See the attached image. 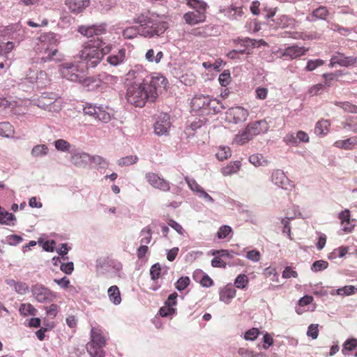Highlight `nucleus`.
Wrapping results in <instances>:
<instances>
[{
	"label": "nucleus",
	"mask_w": 357,
	"mask_h": 357,
	"mask_svg": "<svg viewBox=\"0 0 357 357\" xmlns=\"http://www.w3.org/2000/svg\"><path fill=\"white\" fill-rule=\"evenodd\" d=\"M171 126L170 116L167 113H160L153 124L154 133L158 136L167 135Z\"/></svg>",
	"instance_id": "nucleus-12"
},
{
	"label": "nucleus",
	"mask_w": 357,
	"mask_h": 357,
	"mask_svg": "<svg viewBox=\"0 0 357 357\" xmlns=\"http://www.w3.org/2000/svg\"><path fill=\"white\" fill-rule=\"evenodd\" d=\"M138 161V158L136 155H128L123 158H120L117 164L119 166H129L132 164L136 163Z\"/></svg>",
	"instance_id": "nucleus-50"
},
{
	"label": "nucleus",
	"mask_w": 357,
	"mask_h": 357,
	"mask_svg": "<svg viewBox=\"0 0 357 357\" xmlns=\"http://www.w3.org/2000/svg\"><path fill=\"white\" fill-rule=\"evenodd\" d=\"M233 43L236 45H240L241 47H243V49L236 50L238 54H250V52L246 51V49L248 47H255L257 46V45L258 43H259V45L261 44V43L266 44V42L264 41L263 40H260L257 41L255 39H252L248 37H245V38L238 37L233 40Z\"/></svg>",
	"instance_id": "nucleus-18"
},
{
	"label": "nucleus",
	"mask_w": 357,
	"mask_h": 357,
	"mask_svg": "<svg viewBox=\"0 0 357 357\" xmlns=\"http://www.w3.org/2000/svg\"><path fill=\"white\" fill-rule=\"evenodd\" d=\"M22 241H23V238L21 236L15 235V234L7 236L6 237L5 240L1 241V242L3 243H7V244H8L10 245H13V246L17 245Z\"/></svg>",
	"instance_id": "nucleus-52"
},
{
	"label": "nucleus",
	"mask_w": 357,
	"mask_h": 357,
	"mask_svg": "<svg viewBox=\"0 0 357 357\" xmlns=\"http://www.w3.org/2000/svg\"><path fill=\"white\" fill-rule=\"evenodd\" d=\"M66 5L71 13L78 14L89 5V0H66Z\"/></svg>",
	"instance_id": "nucleus-24"
},
{
	"label": "nucleus",
	"mask_w": 357,
	"mask_h": 357,
	"mask_svg": "<svg viewBox=\"0 0 357 357\" xmlns=\"http://www.w3.org/2000/svg\"><path fill=\"white\" fill-rule=\"evenodd\" d=\"M109 53L110 54L107 57L106 61L110 66H118L124 63L126 61V50L125 48L113 50V46L112 45V51Z\"/></svg>",
	"instance_id": "nucleus-19"
},
{
	"label": "nucleus",
	"mask_w": 357,
	"mask_h": 357,
	"mask_svg": "<svg viewBox=\"0 0 357 357\" xmlns=\"http://www.w3.org/2000/svg\"><path fill=\"white\" fill-rule=\"evenodd\" d=\"M269 129L266 120L255 121L249 123L247 126L235 136L234 142L238 145H243L250 141L255 136L265 133Z\"/></svg>",
	"instance_id": "nucleus-5"
},
{
	"label": "nucleus",
	"mask_w": 357,
	"mask_h": 357,
	"mask_svg": "<svg viewBox=\"0 0 357 357\" xmlns=\"http://www.w3.org/2000/svg\"><path fill=\"white\" fill-rule=\"evenodd\" d=\"M260 334V331L257 328H252L247 331L244 334V338L246 340L253 341Z\"/></svg>",
	"instance_id": "nucleus-61"
},
{
	"label": "nucleus",
	"mask_w": 357,
	"mask_h": 357,
	"mask_svg": "<svg viewBox=\"0 0 357 357\" xmlns=\"http://www.w3.org/2000/svg\"><path fill=\"white\" fill-rule=\"evenodd\" d=\"M209 96L203 95H196L191 101L192 107L195 110L201 111L202 113L206 112L208 108V102H210Z\"/></svg>",
	"instance_id": "nucleus-22"
},
{
	"label": "nucleus",
	"mask_w": 357,
	"mask_h": 357,
	"mask_svg": "<svg viewBox=\"0 0 357 357\" xmlns=\"http://www.w3.org/2000/svg\"><path fill=\"white\" fill-rule=\"evenodd\" d=\"M248 283V278L247 275L244 274L238 275L234 281V284L236 288L243 289H244Z\"/></svg>",
	"instance_id": "nucleus-54"
},
{
	"label": "nucleus",
	"mask_w": 357,
	"mask_h": 357,
	"mask_svg": "<svg viewBox=\"0 0 357 357\" xmlns=\"http://www.w3.org/2000/svg\"><path fill=\"white\" fill-rule=\"evenodd\" d=\"M186 4L195 12H200L202 14H206L208 8L207 3L203 0H186Z\"/></svg>",
	"instance_id": "nucleus-29"
},
{
	"label": "nucleus",
	"mask_w": 357,
	"mask_h": 357,
	"mask_svg": "<svg viewBox=\"0 0 357 357\" xmlns=\"http://www.w3.org/2000/svg\"><path fill=\"white\" fill-rule=\"evenodd\" d=\"M229 156H231V151L229 147H223L216 153L218 160L220 161L227 159Z\"/></svg>",
	"instance_id": "nucleus-63"
},
{
	"label": "nucleus",
	"mask_w": 357,
	"mask_h": 357,
	"mask_svg": "<svg viewBox=\"0 0 357 357\" xmlns=\"http://www.w3.org/2000/svg\"><path fill=\"white\" fill-rule=\"evenodd\" d=\"M307 51L308 48L294 45L286 47L284 50L282 56H289L290 59H294L305 54Z\"/></svg>",
	"instance_id": "nucleus-26"
},
{
	"label": "nucleus",
	"mask_w": 357,
	"mask_h": 357,
	"mask_svg": "<svg viewBox=\"0 0 357 357\" xmlns=\"http://www.w3.org/2000/svg\"><path fill=\"white\" fill-rule=\"evenodd\" d=\"M112 51V45L97 38L90 40L84 44L79 53L80 61L86 64V68L96 67L104 55Z\"/></svg>",
	"instance_id": "nucleus-2"
},
{
	"label": "nucleus",
	"mask_w": 357,
	"mask_h": 357,
	"mask_svg": "<svg viewBox=\"0 0 357 357\" xmlns=\"http://www.w3.org/2000/svg\"><path fill=\"white\" fill-rule=\"evenodd\" d=\"M155 52L154 51L153 49H150L149 50L146 54H145V58L146 59L149 61V62H155V63H158L160 62L161 59H162L163 57V52L162 51H159L156 53V54L155 55Z\"/></svg>",
	"instance_id": "nucleus-39"
},
{
	"label": "nucleus",
	"mask_w": 357,
	"mask_h": 357,
	"mask_svg": "<svg viewBox=\"0 0 357 357\" xmlns=\"http://www.w3.org/2000/svg\"><path fill=\"white\" fill-rule=\"evenodd\" d=\"M249 116L248 109L241 106L229 108L225 112V121L234 124L245 122Z\"/></svg>",
	"instance_id": "nucleus-11"
},
{
	"label": "nucleus",
	"mask_w": 357,
	"mask_h": 357,
	"mask_svg": "<svg viewBox=\"0 0 357 357\" xmlns=\"http://www.w3.org/2000/svg\"><path fill=\"white\" fill-rule=\"evenodd\" d=\"M319 325L312 324L308 326L307 331V335L308 337H311L313 340H315L317 338L319 335Z\"/></svg>",
	"instance_id": "nucleus-64"
},
{
	"label": "nucleus",
	"mask_w": 357,
	"mask_h": 357,
	"mask_svg": "<svg viewBox=\"0 0 357 357\" xmlns=\"http://www.w3.org/2000/svg\"><path fill=\"white\" fill-rule=\"evenodd\" d=\"M162 268L159 263H155L150 268L151 279L153 281L158 280L162 273Z\"/></svg>",
	"instance_id": "nucleus-48"
},
{
	"label": "nucleus",
	"mask_w": 357,
	"mask_h": 357,
	"mask_svg": "<svg viewBox=\"0 0 357 357\" xmlns=\"http://www.w3.org/2000/svg\"><path fill=\"white\" fill-rule=\"evenodd\" d=\"M357 144L356 139L348 138L344 140H338L334 143V146L345 150L352 149L354 145Z\"/></svg>",
	"instance_id": "nucleus-40"
},
{
	"label": "nucleus",
	"mask_w": 357,
	"mask_h": 357,
	"mask_svg": "<svg viewBox=\"0 0 357 357\" xmlns=\"http://www.w3.org/2000/svg\"><path fill=\"white\" fill-rule=\"evenodd\" d=\"M329 15V11L327 7L320 6L314 9L310 16L307 18L309 21H315L317 20H326V17Z\"/></svg>",
	"instance_id": "nucleus-27"
},
{
	"label": "nucleus",
	"mask_w": 357,
	"mask_h": 357,
	"mask_svg": "<svg viewBox=\"0 0 357 357\" xmlns=\"http://www.w3.org/2000/svg\"><path fill=\"white\" fill-rule=\"evenodd\" d=\"M105 75H98V76L84 77L82 79V84L86 87L88 91H93L101 86Z\"/></svg>",
	"instance_id": "nucleus-23"
},
{
	"label": "nucleus",
	"mask_w": 357,
	"mask_h": 357,
	"mask_svg": "<svg viewBox=\"0 0 357 357\" xmlns=\"http://www.w3.org/2000/svg\"><path fill=\"white\" fill-rule=\"evenodd\" d=\"M220 84L222 86H227L231 82V75L229 70H224L218 78Z\"/></svg>",
	"instance_id": "nucleus-59"
},
{
	"label": "nucleus",
	"mask_w": 357,
	"mask_h": 357,
	"mask_svg": "<svg viewBox=\"0 0 357 357\" xmlns=\"http://www.w3.org/2000/svg\"><path fill=\"white\" fill-rule=\"evenodd\" d=\"M139 24L137 26H132L130 27H128L123 31V36L125 38L128 39H132L137 36V35H139Z\"/></svg>",
	"instance_id": "nucleus-49"
},
{
	"label": "nucleus",
	"mask_w": 357,
	"mask_h": 357,
	"mask_svg": "<svg viewBox=\"0 0 357 357\" xmlns=\"http://www.w3.org/2000/svg\"><path fill=\"white\" fill-rule=\"evenodd\" d=\"M42 45L40 54L34 59L36 63H44L53 61L57 53V49L52 46L57 41L56 35L54 33H48L41 36Z\"/></svg>",
	"instance_id": "nucleus-6"
},
{
	"label": "nucleus",
	"mask_w": 357,
	"mask_h": 357,
	"mask_svg": "<svg viewBox=\"0 0 357 357\" xmlns=\"http://www.w3.org/2000/svg\"><path fill=\"white\" fill-rule=\"evenodd\" d=\"M145 178L147 182L154 188L164 192H167L170 190L169 182L153 172L146 174Z\"/></svg>",
	"instance_id": "nucleus-15"
},
{
	"label": "nucleus",
	"mask_w": 357,
	"mask_h": 357,
	"mask_svg": "<svg viewBox=\"0 0 357 357\" xmlns=\"http://www.w3.org/2000/svg\"><path fill=\"white\" fill-rule=\"evenodd\" d=\"M96 268L102 269L107 272L112 271L115 276H122L123 264L116 259L109 257H101L96 260Z\"/></svg>",
	"instance_id": "nucleus-9"
},
{
	"label": "nucleus",
	"mask_w": 357,
	"mask_h": 357,
	"mask_svg": "<svg viewBox=\"0 0 357 357\" xmlns=\"http://www.w3.org/2000/svg\"><path fill=\"white\" fill-rule=\"evenodd\" d=\"M231 233H232V228L227 225L221 226L218 232L217 237L219 239H223L227 238Z\"/></svg>",
	"instance_id": "nucleus-55"
},
{
	"label": "nucleus",
	"mask_w": 357,
	"mask_h": 357,
	"mask_svg": "<svg viewBox=\"0 0 357 357\" xmlns=\"http://www.w3.org/2000/svg\"><path fill=\"white\" fill-rule=\"evenodd\" d=\"M126 79L142 81V84L146 86L149 93L151 102H154L158 97V89L159 88H165L167 83V79L162 75L159 74L155 75H149L147 71L141 66H136L133 69L129 70L126 74Z\"/></svg>",
	"instance_id": "nucleus-3"
},
{
	"label": "nucleus",
	"mask_w": 357,
	"mask_h": 357,
	"mask_svg": "<svg viewBox=\"0 0 357 357\" xmlns=\"http://www.w3.org/2000/svg\"><path fill=\"white\" fill-rule=\"evenodd\" d=\"M15 216L8 211H6L4 208H1L0 209V224L6 225H11L10 223V221L15 220Z\"/></svg>",
	"instance_id": "nucleus-43"
},
{
	"label": "nucleus",
	"mask_w": 357,
	"mask_h": 357,
	"mask_svg": "<svg viewBox=\"0 0 357 357\" xmlns=\"http://www.w3.org/2000/svg\"><path fill=\"white\" fill-rule=\"evenodd\" d=\"M330 126L328 120H320L315 125L314 133L319 136H324L328 133Z\"/></svg>",
	"instance_id": "nucleus-34"
},
{
	"label": "nucleus",
	"mask_w": 357,
	"mask_h": 357,
	"mask_svg": "<svg viewBox=\"0 0 357 357\" xmlns=\"http://www.w3.org/2000/svg\"><path fill=\"white\" fill-rule=\"evenodd\" d=\"M328 266V263L324 260L315 261L311 266V270L313 272H319L325 270Z\"/></svg>",
	"instance_id": "nucleus-57"
},
{
	"label": "nucleus",
	"mask_w": 357,
	"mask_h": 357,
	"mask_svg": "<svg viewBox=\"0 0 357 357\" xmlns=\"http://www.w3.org/2000/svg\"><path fill=\"white\" fill-rule=\"evenodd\" d=\"M357 292V287L353 285H346L337 289L331 291V295H339L342 296H349L355 294Z\"/></svg>",
	"instance_id": "nucleus-31"
},
{
	"label": "nucleus",
	"mask_w": 357,
	"mask_h": 357,
	"mask_svg": "<svg viewBox=\"0 0 357 357\" xmlns=\"http://www.w3.org/2000/svg\"><path fill=\"white\" fill-rule=\"evenodd\" d=\"M176 310L173 307L166 305L162 307L159 310V314L162 317H167L176 314Z\"/></svg>",
	"instance_id": "nucleus-60"
},
{
	"label": "nucleus",
	"mask_w": 357,
	"mask_h": 357,
	"mask_svg": "<svg viewBox=\"0 0 357 357\" xmlns=\"http://www.w3.org/2000/svg\"><path fill=\"white\" fill-rule=\"evenodd\" d=\"M128 84L126 98L129 103L136 107H144L147 101L151 102V98L146 86L137 79L130 80Z\"/></svg>",
	"instance_id": "nucleus-4"
},
{
	"label": "nucleus",
	"mask_w": 357,
	"mask_h": 357,
	"mask_svg": "<svg viewBox=\"0 0 357 357\" xmlns=\"http://www.w3.org/2000/svg\"><path fill=\"white\" fill-rule=\"evenodd\" d=\"M77 71V66L72 63H64L60 66V73L63 77L68 79L70 74Z\"/></svg>",
	"instance_id": "nucleus-35"
},
{
	"label": "nucleus",
	"mask_w": 357,
	"mask_h": 357,
	"mask_svg": "<svg viewBox=\"0 0 357 357\" xmlns=\"http://www.w3.org/2000/svg\"><path fill=\"white\" fill-rule=\"evenodd\" d=\"M215 29L216 27L215 25L207 24L204 26L192 29L190 34L197 37L206 38L216 34L217 31Z\"/></svg>",
	"instance_id": "nucleus-25"
},
{
	"label": "nucleus",
	"mask_w": 357,
	"mask_h": 357,
	"mask_svg": "<svg viewBox=\"0 0 357 357\" xmlns=\"http://www.w3.org/2000/svg\"><path fill=\"white\" fill-rule=\"evenodd\" d=\"M49 148L46 144H38L32 148L31 154L33 158L44 157L48 154Z\"/></svg>",
	"instance_id": "nucleus-36"
},
{
	"label": "nucleus",
	"mask_w": 357,
	"mask_h": 357,
	"mask_svg": "<svg viewBox=\"0 0 357 357\" xmlns=\"http://www.w3.org/2000/svg\"><path fill=\"white\" fill-rule=\"evenodd\" d=\"M140 236H144L141 238V244L146 245L151 243L152 239V229L150 225L144 227L140 231Z\"/></svg>",
	"instance_id": "nucleus-44"
},
{
	"label": "nucleus",
	"mask_w": 357,
	"mask_h": 357,
	"mask_svg": "<svg viewBox=\"0 0 357 357\" xmlns=\"http://www.w3.org/2000/svg\"><path fill=\"white\" fill-rule=\"evenodd\" d=\"M357 347V339L356 338H351L348 339L345 341L343 349H342V353L344 354V350L347 351H353Z\"/></svg>",
	"instance_id": "nucleus-62"
},
{
	"label": "nucleus",
	"mask_w": 357,
	"mask_h": 357,
	"mask_svg": "<svg viewBox=\"0 0 357 357\" xmlns=\"http://www.w3.org/2000/svg\"><path fill=\"white\" fill-rule=\"evenodd\" d=\"M190 280L188 276L181 277L175 283V288L178 291H182L190 284Z\"/></svg>",
	"instance_id": "nucleus-53"
},
{
	"label": "nucleus",
	"mask_w": 357,
	"mask_h": 357,
	"mask_svg": "<svg viewBox=\"0 0 357 357\" xmlns=\"http://www.w3.org/2000/svg\"><path fill=\"white\" fill-rule=\"evenodd\" d=\"M183 19L189 25H195L206 21V14L200 12L188 11L183 15Z\"/></svg>",
	"instance_id": "nucleus-21"
},
{
	"label": "nucleus",
	"mask_w": 357,
	"mask_h": 357,
	"mask_svg": "<svg viewBox=\"0 0 357 357\" xmlns=\"http://www.w3.org/2000/svg\"><path fill=\"white\" fill-rule=\"evenodd\" d=\"M31 291L36 300L41 303L52 302L56 298V293L38 283L31 286Z\"/></svg>",
	"instance_id": "nucleus-10"
},
{
	"label": "nucleus",
	"mask_w": 357,
	"mask_h": 357,
	"mask_svg": "<svg viewBox=\"0 0 357 357\" xmlns=\"http://www.w3.org/2000/svg\"><path fill=\"white\" fill-rule=\"evenodd\" d=\"M102 105L97 106L95 104L85 102L83 105V112L85 115L90 116L100 121L107 123L111 119V116Z\"/></svg>",
	"instance_id": "nucleus-8"
},
{
	"label": "nucleus",
	"mask_w": 357,
	"mask_h": 357,
	"mask_svg": "<svg viewBox=\"0 0 357 357\" xmlns=\"http://www.w3.org/2000/svg\"><path fill=\"white\" fill-rule=\"evenodd\" d=\"M106 25L105 24H92V25H80L77 27V32L81 35L87 38L93 36H99L106 31Z\"/></svg>",
	"instance_id": "nucleus-17"
},
{
	"label": "nucleus",
	"mask_w": 357,
	"mask_h": 357,
	"mask_svg": "<svg viewBox=\"0 0 357 357\" xmlns=\"http://www.w3.org/2000/svg\"><path fill=\"white\" fill-rule=\"evenodd\" d=\"M271 181L276 186L283 189L289 190L294 187L293 182L290 181L281 169L273 170L271 173Z\"/></svg>",
	"instance_id": "nucleus-13"
},
{
	"label": "nucleus",
	"mask_w": 357,
	"mask_h": 357,
	"mask_svg": "<svg viewBox=\"0 0 357 357\" xmlns=\"http://www.w3.org/2000/svg\"><path fill=\"white\" fill-rule=\"evenodd\" d=\"M328 28L334 31H337L339 33H340L341 35L344 36H348L351 32V29L339 25L338 24L333 23V22H328Z\"/></svg>",
	"instance_id": "nucleus-46"
},
{
	"label": "nucleus",
	"mask_w": 357,
	"mask_h": 357,
	"mask_svg": "<svg viewBox=\"0 0 357 357\" xmlns=\"http://www.w3.org/2000/svg\"><path fill=\"white\" fill-rule=\"evenodd\" d=\"M54 146L57 151L70 153L75 146L70 144L68 141L59 139L54 142Z\"/></svg>",
	"instance_id": "nucleus-33"
},
{
	"label": "nucleus",
	"mask_w": 357,
	"mask_h": 357,
	"mask_svg": "<svg viewBox=\"0 0 357 357\" xmlns=\"http://www.w3.org/2000/svg\"><path fill=\"white\" fill-rule=\"evenodd\" d=\"M335 65L343 67L356 66H357V56H346L344 54L337 52V54L333 55L330 59V66L333 67Z\"/></svg>",
	"instance_id": "nucleus-16"
},
{
	"label": "nucleus",
	"mask_w": 357,
	"mask_h": 357,
	"mask_svg": "<svg viewBox=\"0 0 357 357\" xmlns=\"http://www.w3.org/2000/svg\"><path fill=\"white\" fill-rule=\"evenodd\" d=\"M19 312L24 317L28 315L35 316L36 315L37 310L30 303H22L20 306Z\"/></svg>",
	"instance_id": "nucleus-42"
},
{
	"label": "nucleus",
	"mask_w": 357,
	"mask_h": 357,
	"mask_svg": "<svg viewBox=\"0 0 357 357\" xmlns=\"http://www.w3.org/2000/svg\"><path fill=\"white\" fill-rule=\"evenodd\" d=\"M14 134L13 126L9 122L0 123V135L4 137H12Z\"/></svg>",
	"instance_id": "nucleus-41"
},
{
	"label": "nucleus",
	"mask_w": 357,
	"mask_h": 357,
	"mask_svg": "<svg viewBox=\"0 0 357 357\" xmlns=\"http://www.w3.org/2000/svg\"><path fill=\"white\" fill-rule=\"evenodd\" d=\"M132 21L139 24V36L144 38L159 37L168 29L167 22L161 20L157 14L149 10L137 14Z\"/></svg>",
	"instance_id": "nucleus-1"
},
{
	"label": "nucleus",
	"mask_w": 357,
	"mask_h": 357,
	"mask_svg": "<svg viewBox=\"0 0 357 357\" xmlns=\"http://www.w3.org/2000/svg\"><path fill=\"white\" fill-rule=\"evenodd\" d=\"M241 167V162L240 161H234L231 162L229 164H228L226 167H223L222 169V174L224 176H229L233 174L236 173Z\"/></svg>",
	"instance_id": "nucleus-38"
},
{
	"label": "nucleus",
	"mask_w": 357,
	"mask_h": 357,
	"mask_svg": "<svg viewBox=\"0 0 357 357\" xmlns=\"http://www.w3.org/2000/svg\"><path fill=\"white\" fill-rule=\"evenodd\" d=\"M324 63L325 61L321 59H310L307 62V64L305 67V70L307 72L313 71L318 67L323 66Z\"/></svg>",
	"instance_id": "nucleus-47"
},
{
	"label": "nucleus",
	"mask_w": 357,
	"mask_h": 357,
	"mask_svg": "<svg viewBox=\"0 0 357 357\" xmlns=\"http://www.w3.org/2000/svg\"><path fill=\"white\" fill-rule=\"evenodd\" d=\"M236 291L233 287L227 285L220 291V301L229 304L236 296Z\"/></svg>",
	"instance_id": "nucleus-28"
},
{
	"label": "nucleus",
	"mask_w": 357,
	"mask_h": 357,
	"mask_svg": "<svg viewBox=\"0 0 357 357\" xmlns=\"http://www.w3.org/2000/svg\"><path fill=\"white\" fill-rule=\"evenodd\" d=\"M109 301L114 305H119L121 302V293L116 285L111 286L107 290Z\"/></svg>",
	"instance_id": "nucleus-30"
},
{
	"label": "nucleus",
	"mask_w": 357,
	"mask_h": 357,
	"mask_svg": "<svg viewBox=\"0 0 357 357\" xmlns=\"http://www.w3.org/2000/svg\"><path fill=\"white\" fill-rule=\"evenodd\" d=\"M225 108V106L222 102L216 99L211 98L210 102H208V108L206 114H208L212 112V114H216L220 113Z\"/></svg>",
	"instance_id": "nucleus-32"
},
{
	"label": "nucleus",
	"mask_w": 357,
	"mask_h": 357,
	"mask_svg": "<svg viewBox=\"0 0 357 357\" xmlns=\"http://www.w3.org/2000/svg\"><path fill=\"white\" fill-rule=\"evenodd\" d=\"M249 161L255 167L266 166L268 163V161L261 153L251 155Z\"/></svg>",
	"instance_id": "nucleus-37"
},
{
	"label": "nucleus",
	"mask_w": 357,
	"mask_h": 357,
	"mask_svg": "<svg viewBox=\"0 0 357 357\" xmlns=\"http://www.w3.org/2000/svg\"><path fill=\"white\" fill-rule=\"evenodd\" d=\"M70 161L77 167H86L90 162L91 155L77 149L72 151Z\"/></svg>",
	"instance_id": "nucleus-14"
},
{
	"label": "nucleus",
	"mask_w": 357,
	"mask_h": 357,
	"mask_svg": "<svg viewBox=\"0 0 357 357\" xmlns=\"http://www.w3.org/2000/svg\"><path fill=\"white\" fill-rule=\"evenodd\" d=\"M243 6H236L231 5L230 6L222 7L220 6L219 11L222 13L225 16L227 17L229 20H238L243 15Z\"/></svg>",
	"instance_id": "nucleus-20"
},
{
	"label": "nucleus",
	"mask_w": 357,
	"mask_h": 357,
	"mask_svg": "<svg viewBox=\"0 0 357 357\" xmlns=\"http://www.w3.org/2000/svg\"><path fill=\"white\" fill-rule=\"evenodd\" d=\"M335 105L337 107H341L346 112L354 114L357 113V105H355L350 102L335 101Z\"/></svg>",
	"instance_id": "nucleus-45"
},
{
	"label": "nucleus",
	"mask_w": 357,
	"mask_h": 357,
	"mask_svg": "<svg viewBox=\"0 0 357 357\" xmlns=\"http://www.w3.org/2000/svg\"><path fill=\"white\" fill-rule=\"evenodd\" d=\"M6 31L8 34H10V38L11 39H15L17 38V35H20V33H17V31H21V28L19 24H14L6 26Z\"/></svg>",
	"instance_id": "nucleus-56"
},
{
	"label": "nucleus",
	"mask_w": 357,
	"mask_h": 357,
	"mask_svg": "<svg viewBox=\"0 0 357 357\" xmlns=\"http://www.w3.org/2000/svg\"><path fill=\"white\" fill-rule=\"evenodd\" d=\"M90 162L95 163L100 169H106L109 165L106 159L100 155H91Z\"/></svg>",
	"instance_id": "nucleus-51"
},
{
	"label": "nucleus",
	"mask_w": 357,
	"mask_h": 357,
	"mask_svg": "<svg viewBox=\"0 0 357 357\" xmlns=\"http://www.w3.org/2000/svg\"><path fill=\"white\" fill-rule=\"evenodd\" d=\"M106 340L101 335L100 331L92 328L91 330V343L87 344V351L91 357H105V352L103 347Z\"/></svg>",
	"instance_id": "nucleus-7"
},
{
	"label": "nucleus",
	"mask_w": 357,
	"mask_h": 357,
	"mask_svg": "<svg viewBox=\"0 0 357 357\" xmlns=\"http://www.w3.org/2000/svg\"><path fill=\"white\" fill-rule=\"evenodd\" d=\"M185 181L187 183L190 189L199 194L200 191L203 189L194 178H190L188 176L185 177Z\"/></svg>",
	"instance_id": "nucleus-58"
}]
</instances>
